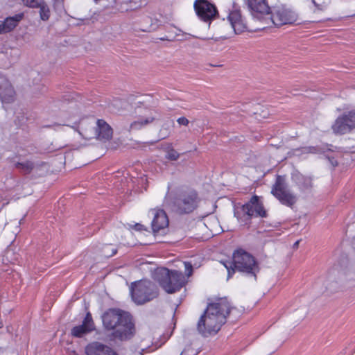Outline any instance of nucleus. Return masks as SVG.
Returning <instances> with one entry per match:
<instances>
[{"instance_id": "obj_15", "label": "nucleus", "mask_w": 355, "mask_h": 355, "mask_svg": "<svg viewBox=\"0 0 355 355\" xmlns=\"http://www.w3.org/2000/svg\"><path fill=\"white\" fill-rule=\"evenodd\" d=\"M247 4L254 17L264 15H270L271 12L267 0H248Z\"/></svg>"}, {"instance_id": "obj_12", "label": "nucleus", "mask_w": 355, "mask_h": 355, "mask_svg": "<svg viewBox=\"0 0 355 355\" xmlns=\"http://www.w3.org/2000/svg\"><path fill=\"white\" fill-rule=\"evenodd\" d=\"M159 114L156 110L145 109L139 118L130 125V130H139L157 119Z\"/></svg>"}, {"instance_id": "obj_34", "label": "nucleus", "mask_w": 355, "mask_h": 355, "mask_svg": "<svg viewBox=\"0 0 355 355\" xmlns=\"http://www.w3.org/2000/svg\"><path fill=\"white\" fill-rule=\"evenodd\" d=\"M189 349H184L182 353L180 354V355H193V354H187V353L188 352Z\"/></svg>"}, {"instance_id": "obj_39", "label": "nucleus", "mask_w": 355, "mask_h": 355, "mask_svg": "<svg viewBox=\"0 0 355 355\" xmlns=\"http://www.w3.org/2000/svg\"><path fill=\"white\" fill-rule=\"evenodd\" d=\"M234 216H236L239 218V216H237V213L235 212Z\"/></svg>"}, {"instance_id": "obj_33", "label": "nucleus", "mask_w": 355, "mask_h": 355, "mask_svg": "<svg viewBox=\"0 0 355 355\" xmlns=\"http://www.w3.org/2000/svg\"><path fill=\"white\" fill-rule=\"evenodd\" d=\"M184 349H189L188 352L187 353V354H193V355H197L198 352H194V350L193 349H191V347H187L185 348Z\"/></svg>"}, {"instance_id": "obj_23", "label": "nucleus", "mask_w": 355, "mask_h": 355, "mask_svg": "<svg viewBox=\"0 0 355 355\" xmlns=\"http://www.w3.org/2000/svg\"><path fill=\"white\" fill-rule=\"evenodd\" d=\"M116 252V248L112 244H105L101 249V254L105 258L114 256Z\"/></svg>"}, {"instance_id": "obj_27", "label": "nucleus", "mask_w": 355, "mask_h": 355, "mask_svg": "<svg viewBox=\"0 0 355 355\" xmlns=\"http://www.w3.org/2000/svg\"><path fill=\"white\" fill-rule=\"evenodd\" d=\"M82 324L86 327H88V328L91 329L92 331L94 330V322L92 315L89 312L86 314Z\"/></svg>"}, {"instance_id": "obj_8", "label": "nucleus", "mask_w": 355, "mask_h": 355, "mask_svg": "<svg viewBox=\"0 0 355 355\" xmlns=\"http://www.w3.org/2000/svg\"><path fill=\"white\" fill-rule=\"evenodd\" d=\"M272 23L277 26L292 24L297 21V15L284 6H276L270 14Z\"/></svg>"}, {"instance_id": "obj_4", "label": "nucleus", "mask_w": 355, "mask_h": 355, "mask_svg": "<svg viewBox=\"0 0 355 355\" xmlns=\"http://www.w3.org/2000/svg\"><path fill=\"white\" fill-rule=\"evenodd\" d=\"M155 276L159 286L167 293H175L179 291L186 283L184 274L175 270L160 268L156 272Z\"/></svg>"}, {"instance_id": "obj_11", "label": "nucleus", "mask_w": 355, "mask_h": 355, "mask_svg": "<svg viewBox=\"0 0 355 355\" xmlns=\"http://www.w3.org/2000/svg\"><path fill=\"white\" fill-rule=\"evenodd\" d=\"M112 128L103 119L96 121V126L94 128V136L85 134L84 137L87 139L96 138L102 141H107L112 137Z\"/></svg>"}, {"instance_id": "obj_25", "label": "nucleus", "mask_w": 355, "mask_h": 355, "mask_svg": "<svg viewBox=\"0 0 355 355\" xmlns=\"http://www.w3.org/2000/svg\"><path fill=\"white\" fill-rule=\"evenodd\" d=\"M180 156V154L178 153L177 150H175L174 148L169 149L165 155V157L167 159L171 160V161H176L179 159Z\"/></svg>"}, {"instance_id": "obj_37", "label": "nucleus", "mask_w": 355, "mask_h": 355, "mask_svg": "<svg viewBox=\"0 0 355 355\" xmlns=\"http://www.w3.org/2000/svg\"><path fill=\"white\" fill-rule=\"evenodd\" d=\"M312 2H313V3L315 5V6H316L317 8H319V5L315 2V0H312Z\"/></svg>"}, {"instance_id": "obj_26", "label": "nucleus", "mask_w": 355, "mask_h": 355, "mask_svg": "<svg viewBox=\"0 0 355 355\" xmlns=\"http://www.w3.org/2000/svg\"><path fill=\"white\" fill-rule=\"evenodd\" d=\"M44 0H23L24 4L33 8H38Z\"/></svg>"}, {"instance_id": "obj_5", "label": "nucleus", "mask_w": 355, "mask_h": 355, "mask_svg": "<svg viewBox=\"0 0 355 355\" xmlns=\"http://www.w3.org/2000/svg\"><path fill=\"white\" fill-rule=\"evenodd\" d=\"M130 291L132 301L137 305L144 304L158 296L155 284L146 279L132 283Z\"/></svg>"}, {"instance_id": "obj_3", "label": "nucleus", "mask_w": 355, "mask_h": 355, "mask_svg": "<svg viewBox=\"0 0 355 355\" xmlns=\"http://www.w3.org/2000/svg\"><path fill=\"white\" fill-rule=\"evenodd\" d=\"M221 263L227 270V279L231 278L235 270H237L248 277H254L256 279L257 274L259 271V263L256 259L243 249L234 252L232 261Z\"/></svg>"}, {"instance_id": "obj_24", "label": "nucleus", "mask_w": 355, "mask_h": 355, "mask_svg": "<svg viewBox=\"0 0 355 355\" xmlns=\"http://www.w3.org/2000/svg\"><path fill=\"white\" fill-rule=\"evenodd\" d=\"M40 8V17L42 21L49 20L51 15L50 9L46 3L44 1L38 8Z\"/></svg>"}, {"instance_id": "obj_21", "label": "nucleus", "mask_w": 355, "mask_h": 355, "mask_svg": "<svg viewBox=\"0 0 355 355\" xmlns=\"http://www.w3.org/2000/svg\"><path fill=\"white\" fill-rule=\"evenodd\" d=\"M92 331L91 329L84 324H80L73 327L71 330V334L76 338H81L84 335Z\"/></svg>"}, {"instance_id": "obj_29", "label": "nucleus", "mask_w": 355, "mask_h": 355, "mask_svg": "<svg viewBox=\"0 0 355 355\" xmlns=\"http://www.w3.org/2000/svg\"><path fill=\"white\" fill-rule=\"evenodd\" d=\"M347 114V116L349 119V121L351 122L350 124H352L353 128H355V110L350 111Z\"/></svg>"}, {"instance_id": "obj_6", "label": "nucleus", "mask_w": 355, "mask_h": 355, "mask_svg": "<svg viewBox=\"0 0 355 355\" xmlns=\"http://www.w3.org/2000/svg\"><path fill=\"white\" fill-rule=\"evenodd\" d=\"M200 199L196 191L189 189L180 191L174 198L173 209L178 214H189L198 207Z\"/></svg>"}, {"instance_id": "obj_31", "label": "nucleus", "mask_w": 355, "mask_h": 355, "mask_svg": "<svg viewBox=\"0 0 355 355\" xmlns=\"http://www.w3.org/2000/svg\"><path fill=\"white\" fill-rule=\"evenodd\" d=\"M184 266H185V270L187 272V276L188 277L191 276L192 274V272H193V267H192L191 263L189 262H184Z\"/></svg>"}, {"instance_id": "obj_17", "label": "nucleus", "mask_w": 355, "mask_h": 355, "mask_svg": "<svg viewBox=\"0 0 355 355\" xmlns=\"http://www.w3.org/2000/svg\"><path fill=\"white\" fill-rule=\"evenodd\" d=\"M227 19L236 34L243 32L247 28L241 12L238 9L232 10L228 15Z\"/></svg>"}, {"instance_id": "obj_28", "label": "nucleus", "mask_w": 355, "mask_h": 355, "mask_svg": "<svg viewBox=\"0 0 355 355\" xmlns=\"http://www.w3.org/2000/svg\"><path fill=\"white\" fill-rule=\"evenodd\" d=\"M338 289V284L336 282L329 284L328 286L326 287V291L329 292L330 293L337 291Z\"/></svg>"}, {"instance_id": "obj_36", "label": "nucleus", "mask_w": 355, "mask_h": 355, "mask_svg": "<svg viewBox=\"0 0 355 355\" xmlns=\"http://www.w3.org/2000/svg\"><path fill=\"white\" fill-rule=\"evenodd\" d=\"M331 162L333 166H336L337 165V162L336 160H334V159H332V160H331Z\"/></svg>"}, {"instance_id": "obj_9", "label": "nucleus", "mask_w": 355, "mask_h": 355, "mask_svg": "<svg viewBox=\"0 0 355 355\" xmlns=\"http://www.w3.org/2000/svg\"><path fill=\"white\" fill-rule=\"evenodd\" d=\"M241 209L244 216H247L245 219V224L250 223L252 216L261 218L268 216L267 211L257 196H253L248 202L242 206Z\"/></svg>"}, {"instance_id": "obj_7", "label": "nucleus", "mask_w": 355, "mask_h": 355, "mask_svg": "<svg viewBox=\"0 0 355 355\" xmlns=\"http://www.w3.org/2000/svg\"><path fill=\"white\" fill-rule=\"evenodd\" d=\"M271 193L284 205L292 207L297 202V196L288 187L286 178L277 175Z\"/></svg>"}, {"instance_id": "obj_40", "label": "nucleus", "mask_w": 355, "mask_h": 355, "mask_svg": "<svg viewBox=\"0 0 355 355\" xmlns=\"http://www.w3.org/2000/svg\"><path fill=\"white\" fill-rule=\"evenodd\" d=\"M167 137V135H164V137L163 138H165Z\"/></svg>"}, {"instance_id": "obj_32", "label": "nucleus", "mask_w": 355, "mask_h": 355, "mask_svg": "<svg viewBox=\"0 0 355 355\" xmlns=\"http://www.w3.org/2000/svg\"><path fill=\"white\" fill-rule=\"evenodd\" d=\"M134 229L137 231H143V230H146V229L144 228V226L142 225V224H140V223H136L135 225H134Z\"/></svg>"}, {"instance_id": "obj_35", "label": "nucleus", "mask_w": 355, "mask_h": 355, "mask_svg": "<svg viewBox=\"0 0 355 355\" xmlns=\"http://www.w3.org/2000/svg\"><path fill=\"white\" fill-rule=\"evenodd\" d=\"M299 243H300V240L297 241L293 244V248H297L298 247Z\"/></svg>"}, {"instance_id": "obj_38", "label": "nucleus", "mask_w": 355, "mask_h": 355, "mask_svg": "<svg viewBox=\"0 0 355 355\" xmlns=\"http://www.w3.org/2000/svg\"><path fill=\"white\" fill-rule=\"evenodd\" d=\"M353 245H354V248H355V239H354Z\"/></svg>"}, {"instance_id": "obj_20", "label": "nucleus", "mask_w": 355, "mask_h": 355, "mask_svg": "<svg viewBox=\"0 0 355 355\" xmlns=\"http://www.w3.org/2000/svg\"><path fill=\"white\" fill-rule=\"evenodd\" d=\"M292 180L302 191L309 190L312 187V180L300 173H295L292 175Z\"/></svg>"}, {"instance_id": "obj_10", "label": "nucleus", "mask_w": 355, "mask_h": 355, "mask_svg": "<svg viewBox=\"0 0 355 355\" xmlns=\"http://www.w3.org/2000/svg\"><path fill=\"white\" fill-rule=\"evenodd\" d=\"M193 8L199 19L205 22H210L218 15L216 6L208 0H196Z\"/></svg>"}, {"instance_id": "obj_13", "label": "nucleus", "mask_w": 355, "mask_h": 355, "mask_svg": "<svg viewBox=\"0 0 355 355\" xmlns=\"http://www.w3.org/2000/svg\"><path fill=\"white\" fill-rule=\"evenodd\" d=\"M15 92L8 80L0 73V99L3 103L15 101Z\"/></svg>"}, {"instance_id": "obj_18", "label": "nucleus", "mask_w": 355, "mask_h": 355, "mask_svg": "<svg viewBox=\"0 0 355 355\" xmlns=\"http://www.w3.org/2000/svg\"><path fill=\"white\" fill-rule=\"evenodd\" d=\"M350 123L351 122L347 114H343L336 120L334 124L332 125L333 131L340 135L349 132L353 129L352 125Z\"/></svg>"}, {"instance_id": "obj_22", "label": "nucleus", "mask_w": 355, "mask_h": 355, "mask_svg": "<svg viewBox=\"0 0 355 355\" xmlns=\"http://www.w3.org/2000/svg\"><path fill=\"white\" fill-rule=\"evenodd\" d=\"M16 168L19 169L24 174H29L33 170L35 165L31 161L17 162L15 164Z\"/></svg>"}, {"instance_id": "obj_16", "label": "nucleus", "mask_w": 355, "mask_h": 355, "mask_svg": "<svg viewBox=\"0 0 355 355\" xmlns=\"http://www.w3.org/2000/svg\"><path fill=\"white\" fill-rule=\"evenodd\" d=\"M87 355H119L112 348L99 342H92L85 347Z\"/></svg>"}, {"instance_id": "obj_2", "label": "nucleus", "mask_w": 355, "mask_h": 355, "mask_svg": "<svg viewBox=\"0 0 355 355\" xmlns=\"http://www.w3.org/2000/svg\"><path fill=\"white\" fill-rule=\"evenodd\" d=\"M106 329L114 330L112 336L121 341L131 339L135 334V326L132 315L119 309H110L102 316Z\"/></svg>"}, {"instance_id": "obj_19", "label": "nucleus", "mask_w": 355, "mask_h": 355, "mask_svg": "<svg viewBox=\"0 0 355 355\" xmlns=\"http://www.w3.org/2000/svg\"><path fill=\"white\" fill-rule=\"evenodd\" d=\"M23 17L24 14L19 13L12 17H8L3 21H0V34H5L12 31Z\"/></svg>"}, {"instance_id": "obj_1", "label": "nucleus", "mask_w": 355, "mask_h": 355, "mask_svg": "<svg viewBox=\"0 0 355 355\" xmlns=\"http://www.w3.org/2000/svg\"><path fill=\"white\" fill-rule=\"evenodd\" d=\"M232 307L226 298L208 304L197 324V330L203 337L215 335L226 322Z\"/></svg>"}, {"instance_id": "obj_14", "label": "nucleus", "mask_w": 355, "mask_h": 355, "mask_svg": "<svg viewBox=\"0 0 355 355\" xmlns=\"http://www.w3.org/2000/svg\"><path fill=\"white\" fill-rule=\"evenodd\" d=\"M150 212L153 216L151 226L154 233L158 232L168 226V218L163 209H152Z\"/></svg>"}, {"instance_id": "obj_30", "label": "nucleus", "mask_w": 355, "mask_h": 355, "mask_svg": "<svg viewBox=\"0 0 355 355\" xmlns=\"http://www.w3.org/2000/svg\"><path fill=\"white\" fill-rule=\"evenodd\" d=\"M177 122L178 123L179 125L184 126H187L189 123V121L184 116L178 118L177 119Z\"/></svg>"}]
</instances>
